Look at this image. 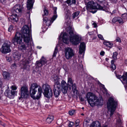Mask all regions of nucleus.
<instances>
[{
  "instance_id": "1",
  "label": "nucleus",
  "mask_w": 127,
  "mask_h": 127,
  "mask_svg": "<svg viewBox=\"0 0 127 127\" xmlns=\"http://www.w3.org/2000/svg\"><path fill=\"white\" fill-rule=\"evenodd\" d=\"M21 31L22 34L19 32H17L14 38L12 40V41L15 45V43L19 45L22 43V38H23L24 41L26 43L29 42L30 32L28 26L26 25L23 26Z\"/></svg>"
},
{
  "instance_id": "2",
  "label": "nucleus",
  "mask_w": 127,
  "mask_h": 127,
  "mask_svg": "<svg viewBox=\"0 0 127 127\" xmlns=\"http://www.w3.org/2000/svg\"><path fill=\"white\" fill-rule=\"evenodd\" d=\"M66 29L67 32L70 34V39H68V36L67 34L64 33L63 34L62 38L63 42L65 43L68 44L70 40L74 45L78 44L80 41L81 38L78 35H74L73 31L71 27L69 26L66 28Z\"/></svg>"
},
{
  "instance_id": "3",
  "label": "nucleus",
  "mask_w": 127,
  "mask_h": 127,
  "mask_svg": "<svg viewBox=\"0 0 127 127\" xmlns=\"http://www.w3.org/2000/svg\"><path fill=\"white\" fill-rule=\"evenodd\" d=\"M31 96L34 99H39L41 95L42 89L40 86L36 83L31 85L29 90Z\"/></svg>"
},
{
  "instance_id": "4",
  "label": "nucleus",
  "mask_w": 127,
  "mask_h": 127,
  "mask_svg": "<svg viewBox=\"0 0 127 127\" xmlns=\"http://www.w3.org/2000/svg\"><path fill=\"white\" fill-rule=\"evenodd\" d=\"M86 98L88 103L92 107L95 106H101L102 105L103 100L101 98H98L97 97L92 93L89 92L86 95Z\"/></svg>"
},
{
  "instance_id": "5",
  "label": "nucleus",
  "mask_w": 127,
  "mask_h": 127,
  "mask_svg": "<svg viewBox=\"0 0 127 127\" xmlns=\"http://www.w3.org/2000/svg\"><path fill=\"white\" fill-rule=\"evenodd\" d=\"M87 8V10L90 12L94 13L97 11L95 9L102 10L103 7L96 2H95L93 1H91L88 2Z\"/></svg>"
},
{
  "instance_id": "6",
  "label": "nucleus",
  "mask_w": 127,
  "mask_h": 127,
  "mask_svg": "<svg viewBox=\"0 0 127 127\" xmlns=\"http://www.w3.org/2000/svg\"><path fill=\"white\" fill-rule=\"evenodd\" d=\"M107 104V107L110 112V116L111 117L113 115L116 110L117 105V102L114 100L113 98L110 97L108 100Z\"/></svg>"
},
{
  "instance_id": "7",
  "label": "nucleus",
  "mask_w": 127,
  "mask_h": 127,
  "mask_svg": "<svg viewBox=\"0 0 127 127\" xmlns=\"http://www.w3.org/2000/svg\"><path fill=\"white\" fill-rule=\"evenodd\" d=\"M73 82L72 79L70 78H68V84L64 80L62 81L61 82L62 87V91L64 94L66 93L68 90V86L69 87L70 90L71 89V87L70 86L73 84Z\"/></svg>"
},
{
  "instance_id": "8",
  "label": "nucleus",
  "mask_w": 127,
  "mask_h": 127,
  "mask_svg": "<svg viewBox=\"0 0 127 127\" xmlns=\"http://www.w3.org/2000/svg\"><path fill=\"white\" fill-rule=\"evenodd\" d=\"M57 8L55 7L54 8V15L51 18V20H48L47 18L46 17L43 18L44 24H45L46 25V28L45 30H47L48 27L50 26L51 23L53 22V21H54L57 17V15L56 14L57 12L56 10Z\"/></svg>"
},
{
  "instance_id": "9",
  "label": "nucleus",
  "mask_w": 127,
  "mask_h": 127,
  "mask_svg": "<svg viewBox=\"0 0 127 127\" xmlns=\"http://www.w3.org/2000/svg\"><path fill=\"white\" fill-rule=\"evenodd\" d=\"M10 47V45L8 43H4L0 48V51L3 54H6L10 52L11 51Z\"/></svg>"
},
{
  "instance_id": "10",
  "label": "nucleus",
  "mask_w": 127,
  "mask_h": 127,
  "mask_svg": "<svg viewBox=\"0 0 127 127\" xmlns=\"http://www.w3.org/2000/svg\"><path fill=\"white\" fill-rule=\"evenodd\" d=\"M54 85L53 90L54 91H61V85L59 79L56 76L54 77Z\"/></svg>"
},
{
  "instance_id": "11",
  "label": "nucleus",
  "mask_w": 127,
  "mask_h": 127,
  "mask_svg": "<svg viewBox=\"0 0 127 127\" xmlns=\"http://www.w3.org/2000/svg\"><path fill=\"white\" fill-rule=\"evenodd\" d=\"M65 55L67 60L71 59L74 56V53L73 50L70 48H67L65 49Z\"/></svg>"
},
{
  "instance_id": "12",
  "label": "nucleus",
  "mask_w": 127,
  "mask_h": 127,
  "mask_svg": "<svg viewBox=\"0 0 127 127\" xmlns=\"http://www.w3.org/2000/svg\"><path fill=\"white\" fill-rule=\"evenodd\" d=\"M18 47L19 50L23 52H25L27 53L30 51L31 46L30 45L28 44L27 46H26L23 43L19 45Z\"/></svg>"
},
{
  "instance_id": "13",
  "label": "nucleus",
  "mask_w": 127,
  "mask_h": 127,
  "mask_svg": "<svg viewBox=\"0 0 127 127\" xmlns=\"http://www.w3.org/2000/svg\"><path fill=\"white\" fill-rule=\"evenodd\" d=\"M28 89L26 87H22L21 89V97L26 98L28 96Z\"/></svg>"
},
{
  "instance_id": "14",
  "label": "nucleus",
  "mask_w": 127,
  "mask_h": 127,
  "mask_svg": "<svg viewBox=\"0 0 127 127\" xmlns=\"http://www.w3.org/2000/svg\"><path fill=\"white\" fill-rule=\"evenodd\" d=\"M47 62V61L46 59L43 56L39 61H36V64L37 66L39 67H41L46 64Z\"/></svg>"
},
{
  "instance_id": "15",
  "label": "nucleus",
  "mask_w": 127,
  "mask_h": 127,
  "mask_svg": "<svg viewBox=\"0 0 127 127\" xmlns=\"http://www.w3.org/2000/svg\"><path fill=\"white\" fill-rule=\"evenodd\" d=\"M4 94L6 96L10 99H11L13 98L15 96L17 95V94L11 91L6 90L4 93Z\"/></svg>"
},
{
  "instance_id": "16",
  "label": "nucleus",
  "mask_w": 127,
  "mask_h": 127,
  "mask_svg": "<svg viewBox=\"0 0 127 127\" xmlns=\"http://www.w3.org/2000/svg\"><path fill=\"white\" fill-rule=\"evenodd\" d=\"M86 49V45L84 42L81 43L79 48V52L80 54L84 53Z\"/></svg>"
},
{
  "instance_id": "17",
  "label": "nucleus",
  "mask_w": 127,
  "mask_h": 127,
  "mask_svg": "<svg viewBox=\"0 0 127 127\" xmlns=\"http://www.w3.org/2000/svg\"><path fill=\"white\" fill-rule=\"evenodd\" d=\"M14 11L17 13H21L22 9V6L19 4L15 5L13 8Z\"/></svg>"
},
{
  "instance_id": "18",
  "label": "nucleus",
  "mask_w": 127,
  "mask_h": 127,
  "mask_svg": "<svg viewBox=\"0 0 127 127\" xmlns=\"http://www.w3.org/2000/svg\"><path fill=\"white\" fill-rule=\"evenodd\" d=\"M8 19L10 21L12 22H16L18 20V18L17 15L15 14L11 15L8 18Z\"/></svg>"
},
{
  "instance_id": "19",
  "label": "nucleus",
  "mask_w": 127,
  "mask_h": 127,
  "mask_svg": "<svg viewBox=\"0 0 127 127\" xmlns=\"http://www.w3.org/2000/svg\"><path fill=\"white\" fill-rule=\"evenodd\" d=\"M34 2V0H28L27 7L28 9L30 10L32 8Z\"/></svg>"
},
{
  "instance_id": "20",
  "label": "nucleus",
  "mask_w": 127,
  "mask_h": 127,
  "mask_svg": "<svg viewBox=\"0 0 127 127\" xmlns=\"http://www.w3.org/2000/svg\"><path fill=\"white\" fill-rule=\"evenodd\" d=\"M42 89L44 91V94L50 91V89H51L50 87V86L48 84H46L43 85L42 87Z\"/></svg>"
},
{
  "instance_id": "21",
  "label": "nucleus",
  "mask_w": 127,
  "mask_h": 127,
  "mask_svg": "<svg viewBox=\"0 0 127 127\" xmlns=\"http://www.w3.org/2000/svg\"><path fill=\"white\" fill-rule=\"evenodd\" d=\"M115 73L116 76L118 78L120 79L122 78L123 81L127 83V72L125 73V75H123L122 76L118 75L116 73Z\"/></svg>"
},
{
  "instance_id": "22",
  "label": "nucleus",
  "mask_w": 127,
  "mask_h": 127,
  "mask_svg": "<svg viewBox=\"0 0 127 127\" xmlns=\"http://www.w3.org/2000/svg\"><path fill=\"white\" fill-rule=\"evenodd\" d=\"M14 58L16 60H19L21 57V54L18 52L16 51L13 54Z\"/></svg>"
},
{
  "instance_id": "23",
  "label": "nucleus",
  "mask_w": 127,
  "mask_h": 127,
  "mask_svg": "<svg viewBox=\"0 0 127 127\" xmlns=\"http://www.w3.org/2000/svg\"><path fill=\"white\" fill-rule=\"evenodd\" d=\"M45 96L47 98L51 97L53 95V92L51 89H50V91L44 94Z\"/></svg>"
},
{
  "instance_id": "24",
  "label": "nucleus",
  "mask_w": 127,
  "mask_h": 127,
  "mask_svg": "<svg viewBox=\"0 0 127 127\" xmlns=\"http://www.w3.org/2000/svg\"><path fill=\"white\" fill-rule=\"evenodd\" d=\"M103 44L107 47L111 48L113 45L112 43L109 41H105L103 43Z\"/></svg>"
},
{
  "instance_id": "25",
  "label": "nucleus",
  "mask_w": 127,
  "mask_h": 127,
  "mask_svg": "<svg viewBox=\"0 0 127 127\" xmlns=\"http://www.w3.org/2000/svg\"><path fill=\"white\" fill-rule=\"evenodd\" d=\"M2 75L5 79L9 80L10 77V75L8 72H3Z\"/></svg>"
},
{
  "instance_id": "26",
  "label": "nucleus",
  "mask_w": 127,
  "mask_h": 127,
  "mask_svg": "<svg viewBox=\"0 0 127 127\" xmlns=\"http://www.w3.org/2000/svg\"><path fill=\"white\" fill-rule=\"evenodd\" d=\"M54 119L53 116H49L46 120V122L48 123H50Z\"/></svg>"
},
{
  "instance_id": "27",
  "label": "nucleus",
  "mask_w": 127,
  "mask_h": 127,
  "mask_svg": "<svg viewBox=\"0 0 127 127\" xmlns=\"http://www.w3.org/2000/svg\"><path fill=\"white\" fill-rule=\"evenodd\" d=\"M10 88L12 92H15V93L17 94V92L16 91L17 89V87L15 85H13L11 86Z\"/></svg>"
},
{
  "instance_id": "28",
  "label": "nucleus",
  "mask_w": 127,
  "mask_h": 127,
  "mask_svg": "<svg viewBox=\"0 0 127 127\" xmlns=\"http://www.w3.org/2000/svg\"><path fill=\"white\" fill-rule=\"evenodd\" d=\"M67 3L69 5H70L72 4H75L76 0H67Z\"/></svg>"
},
{
  "instance_id": "29",
  "label": "nucleus",
  "mask_w": 127,
  "mask_h": 127,
  "mask_svg": "<svg viewBox=\"0 0 127 127\" xmlns=\"http://www.w3.org/2000/svg\"><path fill=\"white\" fill-rule=\"evenodd\" d=\"M54 94L56 97H57L60 95L61 91H54L53 90Z\"/></svg>"
},
{
  "instance_id": "30",
  "label": "nucleus",
  "mask_w": 127,
  "mask_h": 127,
  "mask_svg": "<svg viewBox=\"0 0 127 127\" xmlns=\"http://www.w3.org/2000/svg\"><path fill=\"white\" fill-rule=\"evenodd\" d=\"M124 21L121 17H118L117 21L119 24H123L124 22Z\"/></svg>"
},
{
  "instance_id": "31",
  "label": "nucleus",
  "mask_w": 127,
  "mask_h": 127,
  "mask_svg": "<svg viewBox=\"0 0 127 127\" xmlns=\"http://www.w3.org/2000/svg\"><path fill=\"white\" fill-rule=\"evenodd\" d=\"M29 63V61L27 59H25L24 61V62H23V64L24 65V69L26 68L27 64Z\"/></svg>"
},
{
  "instance_id": "32",
  "label": "nucleus",
  "mask_w": 127,
  "mask_h": 127,
  "mask_svg": "<svg viewBox=\"0 0 127 127\" xmlns=\"http://www.w3.org/2000/svg\"><path fill=\"white\" fill-rule=\"evenodd\" d=\"M72 87V90H73V92L74 93L75 92V91L76 90V85L75 84H72V85H71Z\"/></svg>"
},
{
  "instance_id": "33",
  "label": "nucleus",
  "mask_w": 127,
  "mask_h": 127,
  "mask_svg": "<svg viewBox=\"0 0 127 127\" xmlns=\"http://www.w3.org/2000/svg\"><path fill=\"white\" fill-rule=\"evenodd\" d=\"M79 11H77L75 12L73 14V19L75 18L77 16L79 15Z\"/></svg>"
},
{
  "instance_id": "34",
  "label": "nucleus",
  "mask_w": 127,
  "mask_h": 127,
  "mask_svg": "<svg viewBox=\"0 0 127 127\" xmlns=\"http://www.w3.org/2000/svg\"><path fill=\"white\" fill-rule=\"evenodd\" d=\"M122 17L124 20V21L126 20H127V14L126 13H124L122 15Z\"/></svg>"
},
{
  "instance_id": "35",
  "label": "nucleus",
  "mask_w": 127,
  "mask_h": 127,
  "mask_svg": "<svg viewBox=\"0 0 127 127\" xmlns=\"http://www.w3.org/2000/svg\"><path fill=\"white\" fill-rule=\"evenodd\" d=\"M58 52V50L57 49V47H56L55 49V50L54 52L53 55V57H55L56 56V54Z\"/></svg>"
},
{
  "instance_id": "36",
  "label": "nucleus",
  "mask_w": 127,
  "mask_h": 127,
  "mask_svg": "<svg viewBox=\"0 0 127 127\" xmlns=\"http://www.w3.org/2000/svg\"><path fill=\"white\" fill-rule=\"evenodd\" d=\"M75 111V110H71L69 111V113L70 115H72L74 113Z\"/></svg>"
},
{
  "instance_id": "37",
  "label": "nucleus",
  "mask_w": 127,
  "mask_h": 127,
  "mask_svg": "<svg viewBox=\"0 0 127 127\" xmlns=\"http://www.w3.org/2000/svg\"><path fill=\"white\" fill-rule=\"evenodd\" d=\"M118 17H114L112 20V22L113 23H115L117 21Z\"/></svg>"
},
{
  "instance_id": "38",
  "label": "nucleus",
  "mask_w": 127,
  "mask_h": 127,
  "mask_svg": "<svg viewBox=\"0 0 127 127\" xmlns=\"http://www.w3.org/2000/svg\"><path fill=\"white\" fill-rule=\"evenodd\" d=\"M44 15L47 16L48 15V11L46 9H45L44 10Z\"/></svg>"
},
{
  "instance_id": "39",
  "label": "nucleus",
  "mask_w": 127,
  "mask_h": 127,
  "mask_svg": "<svg viewBox=\"0 0 127 127\" xmlns=\"http://www.w3.org/2000/svg\"><path fill=\"white\" fill-rule=\"evenodd\" d=\"M117 54L116 52H115L113 53L112 57L114 59H117Z\"/></svg>"
},
{
  "instance_id": "40",
  "label": "nucleus",
  "mask_w": 127,
  "mask_h": 127,
  "mask_svg": "<svg viewBox=\"0 0 127 127\" xmlns=\"http://www.w3.org/2000/svg\"><path fill=\"white\" fill-rule=\"evenodd\" d=\"M111 68L113 70L116 69V66L115 64H112L111 65Z\"/></svg>"
},
{
  "instance_id": "41",
  "label": "nucleus",
  "mask_w": 127,
  "mask_h": 127,
  "mask_svg": "<svg viewBox=\"0 0 127 127\" xmlns=\"http://www.w3.org/2000/svg\"><path fill=\"white\" fill-rule=\"evenodd\" d=\"M65 13L66 14L67 16V18H68L69 17V16L70 15V12L67 11L65 12Z\"/></svg>"
},
{
  "instance_id": "42",
  "label": "nucleus",
  "mask_w": 127,
  "mask_h": 127,
  "mask_svg": "<svg viewBox=\"0 0 127 127\" xmlns=\"http://www.w3.org/2000/svg\"><path fill=\"white\" fill-rule=\"evenodd\" d=\"M79 120H76L75 123V124L76 127H77L78 126L79 124Z\"/></svg>"
},
{
  "instance_id": "43",
  "label": "nucleus",
  "mask_w": 127,
  "mask_h": 127,
  "mask_svg": "<svg viewBox=\"0 0 127 127\" xmlns=\"http://www.w3.org/2000/svg\"><path fill=\"white\" fill-rule=\"evenodd\" d=\"M74 125V123L73 122H69L68 126L69 127H72Z\"/></svg>"
},
{
  "instance_id": "44",
  "label": "nucleus",
  "mask_w": 127,
  "mask_h": 127,
  "mask_svg": "<svg viewBox=\"0 0 127 127\" xmlns=\"http://www.w3.org/2000/svg\"><path fill=\"white\" fill-rule=\"evenodd\" d=\"M98 36L99 38L101 39V40H104V38L103 37V36L101 34H98Z\"/></svg>"
},
{
  "instance_id": "45",
  "label": "nucleus",
  "mask_w": 127,
  "mask_h": 127,
  "mask_svg": "<svg viewBox=\"0 0 127 127\" xmlns=\"http://www.w3.org/2000/svg\"><path fill=\"white\" fill-rule=\"evenodd\" d=\"M46 27V25H45L44 24V25H43L42 27V28L43 30V31H46L47 30H45V29Z\"/></svg>"
},
{
  "instance_id": "46",
  "label": "nucleus",
  "mask_w": 127,
  "mask_h": 127,
  "mask_svg": "<svg viewBox=\"0 0 127 127\" xmlns=\"http://www.w3.org/2000/svg\"><path fill=\"white\" fill-rule=\"evenodd\" d=\"M16 67V65L14 63L12 64L11 66V68L12 69H15Z\"/></svg>"
},
{
  "instance_id": "47",
  "label": "nucleus",
  "mask_w": 127,
  "mask_h": 127,
  "mask_svg": "<svg viewBox=\"0 0 127 127\" xmlns=\"http://www.w3.org/2000/svg\"><path fill=\"white\" fill-rule=\"evenodd\" d=\"M13 29V27L12 25H10L8 28V31L9 32H11Z\"/></svg>"
},
{
  "instance_id": "48",
  "label": "nucleus",
  "mask_w": 127,
  "mask_h": 127,
  "mask_svg": "<svg viewBox=\"0 0 127 127\" xmlns=\"http://www.w3.org/2000/svg\"><path fill=\"white\" fill-rule=\"evenodd\" d=\"M116 40L117 42H121V39L119 37H117L116 39Z\"/></svg>"
},
{
  "instance_id": "49",
  "label": "nucleus",
  "mask_w": 127,
  "mask_h": 127,
  "mask_svg": "<svg viewBox=\"0 0 127 127\" xmlns=\"http://www.w3.org/2000/svg\"><path fill=\"white\" fill-rule=\"evenodd\" d=\"M6 60L8 62H10L11 60V58L10 57H6Z\"/></svg>"
},
{
  "instance_id": "50",
  "label": "nucleus",
  "mask_w": 127,
  "mask_h": 127,
  "mask_svg": "<svg viewBox=\"0 0 127 127\" xmlns=\"http://www.w3.org/2000/svg\"><path fill=\"white\" fill-rule=\"evenodd\" d=\"M97 1L101 3L105 1V0H96Z\"/></svg>"
},
{
  "instance_id": "51",
  "label": "nucleus",
  "mask_w": 127,
  "mask_h": 127,
  "mask_svg": "<svg viewBox=\"0 0 127 127\" xmlns=\"http://www.w3.org/2000/svg\"><path fill=\"white\" fill-rule=\"evenodd\" d=\"M2 82L1 81V79H0V88L1 87L2 85Z\"/></svg>"
},
{
  "instance_id": "52",
  "label": "nucleus",
  "mask_w": 127,
  "mask_h": 127,
  "mask_svg": "<svg viewBox=\"0 0 127 127\" xmlns=\"http://www.w3.org/2000/svg\"><path fill=\"white\" fill-rule=\"evenodd\" d=\"M104 54V51H101L100 53V54L101 55L103 56Z\"/></svg>"
},
{
  "instance_id": "53",
  "label": "nucleus",
  "mask_w": 127,
  "mask_h": 127,
  "mask_svg": "<svg viewBox=\"0 0 127 127\" xmlns=\"http://www.w3.org/2000/svg\"><path fill=\"white\" fill-rule=\"evenodd\" d=\"M114 62H115L114 60H112L111 61V65H112V64H114Z\"/></svg>"
},
{
  "instance_id": "54",
  "label": "nucleus",
  "mask_w": 127,
  "mask_h": 127,
  "mask_svg": "<svg viewBox=\"0 0 127 127\" xmlns=\"http://www.w3.org/2000/svg\"><path fill=\"white\" fill-rule=\"evenodd\" d=\"M93 25L94 26V27L96 28V27L97 25H96V24L95 23H93Z\"/></svg>"
},
{
  "instance_id": "55",
  "label": "nucleus",
  "mask_w": 127,
  "mask_h": 127,
  "mask_svg": "<svg viewBox=\"0 0 127 127\" xmlns=\"http://www.w3.org/2000/svg\"><path fill=\"white\" fill-rule=\"evenodd\" d=\"M105 60L106 61L108 62V61L109 60V58H106Z\"/></svg>"
},
{
  "instance_id": "56",
  "label": "nucleus",
  "mask_w": 127,
  "mask_h": 127,
  "mask_svg": "<svg viewBox=\"0 0 127 127\" xmlns=\"http://www.w3.org/2000/svg\"><path fill=\"white\" fill-rule=\"evenodd\" d=\"M1 122L0 121V124H1L4 127L5 126V124H4L3 125H2V124H1Z\"/></svg>"
},
{
  "instance_id": "57",
  "label": "nucleus",
  "mask_w": 127,
  "mask_h": 127,
  "mask_svg": "<svg viewBox=\"0 0 127 127\" xmlns=\"http://www.w3.org/2000/svg\"><path fill=\"white\" fill-rule=\"evenodd\" d=\"M104 90L106 92V93L107 92V91L106 89L104 88Z\"/></svg>"
},
{
  "instance_id": "58",
  "label": "nucleus",
  "mask_w": 127,
  "mask_h": 127,
  "mask_svg": "<svg viewBox=\"0 0 127 127\" xmlns=\"http://www.w3.org/2000/svg\"><path fill=\"white\" fill-rule=\"evenodd\" d=\"M37 48H39V49H40L41 48V47H40L38 46L37 47Z\"/></svg>"
},
{
  "instance_id": "59",
  "label": "nucleus",
  "mask_w": 127,
  "mask_h": 127,
  "mask_svg": "<svg viewBox=\"0 0 127 127\" xmlns=\"http://www.w3.org/2000/svg\"><path fill=\"white\" fill-rule=\"evenodd\" d=\"M81 115H84V114H83V113H82L81 114Z\"/></svg>"
},
{
  "instance_id": "60",
  "label": "nucleus",
  "mask_w": 127,
  "mask_h": 127,
  "mask_svg": "<svg viewBox=\"0 0 127 127\" xmlns=\"http://www.w3.org/2000/svg\"><path fill=\"white\" fill-rule=\"evenodd\" d=\"M2 19V18L1 17H0V20H1Z\"/></svg>"
},
{
  "instance_id": "61",
  "label": "nucleus",
  "mask_w": 127,
  "mask_h": 127,
  "mask_svg": "<svg viewBox=\"0 0 127 127\" xmlns=\"http://www.w3.org/2000/svg\"><path fill=\"white\" fill-rule=\"evenodd\" d=\"M87 28L88 29V28H89V27H88V26H87Z\"/></svg>"
},
{
  "instance_id": "62",
  "label": "nucleus",
  "mask_w": 127,
  "mask_h": 127,
  "mask_svg": "<svg viewBox=\"0 0 127 127\" xmlns=\"http://www.w3.org/2000/svg\"><path fill=\"white\" fill-rule=\"evenodd\" d=\"M84 108V107H83V108H82V109H83Z\"/></svg>"
}]
</instances>
